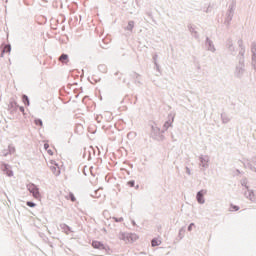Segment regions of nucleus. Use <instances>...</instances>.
Wrapping results in <instances>:
<instances>
[{
	"instance_id": "nucleus-15",
	"label": "nucleus",
	"mask_w": 256,
	"mask_h": 256,
	"mask_svg": "<svg viewBox=\"0 0 256 256\" xmlns=\"http://www.w3.org/2000/svg\"><path fill=\"white\" fill-rule=\"evenodd\" d=\"M194 225H195V224H193V223L190 224L189 227H188V231H191V230L193 229V226H194Z\"/></svg>"
},
{
	"instance_id": "nucleus-9",
	"label": "nucleus",
	"mask_w": 256,
	"mask_h": 256,
	"mask_svg": "<svg viewBox=\"0 0 256 256\" xmlns=\"http://www.w3.org/2000/svg\"><path fill=\"white\" fill-rule=\"evenodd\" d=\"M3 53H11V46L6 45L2 51L1 57H3Z\"/></svg>"
},
{
	"instance_id": "nucleus-16",
	"label": "nucleus",
	"mask_w": 256,
	"mask_h": 256,
	"mask_svg": "<svg viewBox=\"0 0 256 256\" xmlns=\"http://www.w3.org/2000/svg\"><path fill=\"white\" fill-rule=\"evenodd\" d=\"M232 209H233L234 211H239V207H238V206H232Z\"/></svg>"
},
{
	"instance_id": "nucleus-8",
	"label": "nucleus",
	"mask_w": 256,
	"mask_h": 256,
	"mask_svg": "<svg viewBox=\"0 0 256 256\" xmlns=\"http://www.w3.org/2000/svg\"><path fill=\"white\" fill-rule=\"evenodd\" d=\"M66 199H70L72 203H75V201H77V198H75V195L71 192L68 194V196H66Z\"/></svg>"
},
{
	"instance_id": "nucleus-5",
	"label": "nucleus",
	"mask_w": 256,
	"mask_h": 256,
	"mask_svg": "<svg viewBox=\"0 0 256 256\" xmlns=\"http://www.w3.org/2000/svg\"><path fill=\"white\" fill-rule=\"evenodd\" d=\"M44 149L47 150L48 155H54L55 153V148H50L47 143L44 144Z\"/></svg>"
},
{
	"instance_id": "nucleus-10",
	"label": "nucleus",
	"mask_w": 256,
	"mask_h": 256,
	"mask_svg": "<svg viewBox=\"0 0 256 256\" xmlns=\"http://www.w3.org/2000/svg\"><path fill=\"white\" fill-rule=\"evenodd\" d=\"M35 125H39V127H43V121L41 119L34 120Z\"/></svg>"
},
{
	"instance_id": "nucleus-3",
	"label": "nucleus",
	"mask_w": 256,
	"mask_h": 256,
	"mask_svg": "<svg viewBox=\"0 0 256 256\" xmlns=\"http://www.w3.org/2000/svg\"><path fill=\"white\" fill-rule=\"evenodd\" d=\"M92 247L94 249H99L100 251H103V249H105V245H103V243H101L99 241H93L92 242Z\"/></svg>"
},
{
	"instance_id": "nucleus-1",
	"label": "nucleus",
	"mask_w": 256,
	"mask_h": 256,
	"mask_svg": "<svg viewBox=\"0 0 256 256\" xmlns=\"http://www.w3.org/2000/svg\"><path fill=\"white\" fill-rule=\"evenodd\" d=\"M28 191L32 193L34 199H41V193H39V188L35 186L34 184H28Z\"/></svg>"
},
{
	"instance_id": "nucleus-6",
	"label": "nucleus",
	"mask_w": 256,
	"mask_h": 256,
	"mask_svg": "<svg viewBox=\"0 0 256 256\" xmlns=\"http://www.w3.org/2000/svg\"><path fill=\"white\" fill-rule=\"evenodd\" d=\"M161 240H159V239H157V238H154V239H152V241H151V246L152 247H159V245H161Z\"/></svg>"
},
{
	"instance_id": "nucleus-12",
	"label": "nucleus",
	"mask_w": 256,
	"mask_h": 256,
	"mask_svg": "<svg viewBox=\"0 0 256 256\" xmlns=\"http://www.w3.org/2000/svg\"><path fill=\"white\" fill-rule=\"evenodd\" d=\"M8 149H9V153H15V147L9 146Z\"/></svg>"
},
{
	"instance_id": "nucleus-18",
	"label": "nucleus",
	"mask_w": 256,
	"mask_h": 256,
	"mask_svg": "<svg viewBox=\"0 0 256 256\" xmlns=\"http://www.w3.org/2000/svg\"><path fill=\"white\" fill-rule=\"evenodd\" d=\"M114 219H115L116 222H121V221H123V218H119V219L114 218Z\"/></svg>"
},
{
	"instance_id": "nucleus-4",
	"label": "nucleus",
	"mask_w": 256,
	"mask_h": 256,
	"mask_svg": "<svg viewBox=\"0 0 256 256\" xmlns=\"http://www.w3.org/2000/svg\"><path fill=\"white\" fill-rule=\"evenodd\" d=\"M60 63H69V56L67 54H62L59 57Z\"/></svg>"
},
{
	"instance_id": "nucleus-7",
	"label": "nucleus",
	"mask_w": 256,
	"mask_h": 256,
	"mask_svg": "<svg viewBox=\"0 0 256 256\" xmlns=\"http://www.w3.org/2000/svg\"><path fill=\"white\" fill-rule=\"evenodd\" d=\"M197 201L198 203H205V199H203V191L197 193Z\"/></svg>"
},
{
	"instance_id": "nucleus-17",
	"label": "nucleus",
	"mask_w": 256,
	"mask_h": 256,
	"mask_svg": "<svg viewBox=\"0 0 256 256\" xmlns=\"http://www.w3.org/2000/svg\"><path fill=\"white\" fill-rule=\"evenodd\" d=\"M7 174H8L9 177H12L13 172L12 171H8Z\"/></svg>"
},
{
	"instance_id": "nucleus-14",
	"label": "nucleus",
	"mask_w": 256,
	"mask_h": 256,
	"mask_svg": "<svg viewBox=\"0 0 256 256\" xmlns=\"http://www.w3.org/2000/svg\"><path fill=\"white\" fill-rule=\"evenodd\" d=\"M128 185H129L130 187H135V182H134V181H129V182H128Z\"/></svg>"
},
{
	"instance_id": "nucleus-2",
	"label": "nucleus",
	"mask_w": 256,
	"mask_h": 256,
	"mask_svg": "<svg viewBox=\"0 0 256 256\" xmlns=\"http://www.w3.org/2000/svg\"><path fill=\"white\" fill-rule=\"evenodd\" d=\"M50 169L54 175H59L61 173L59 165H57L53 160L50 161Z\"/></svg>"
},
{
	"instance_id": "nucleus-13",
	"label": "nucleus",
	"mask_w": 256,
	"mask_h": 256,
	"mask_svg": "<svg viewBox=\"0 0 256 256\" xmlns=\"http://www.w3.org/2000/svg\"><path fill=\"white\" fill-rule=\"evenodd\" d=\"M26 205H27L28 207H36V204L33 203V202H27Z\"/></svg>"
},
{
	"instance_id": "nucleus-11",
	"label": "nucleus",
	"mask_w": 256,
	"mask_h": 256,
	"mask_svg": "<svg viewBox=\"0 0 256 256\" xmlns=\"http://www.w3.org/2000/svg\"><path fill=\"white\" fill-rule=\"evenodd\" d=\"M23 103L29 105V98L26 95L23 96Z\"/></svg>"
}]
</instances>
